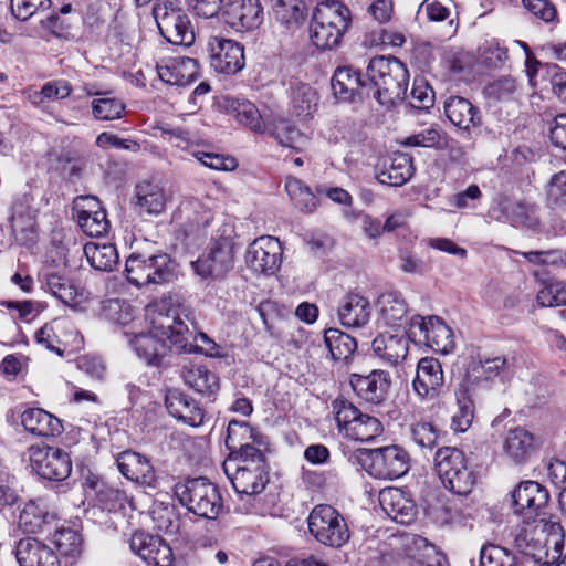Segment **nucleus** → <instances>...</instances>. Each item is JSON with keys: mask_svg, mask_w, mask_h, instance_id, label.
Returning <instances> with one entry per match:
<instances>
[{"mask_svg": "<svg viewBox=\"0 0 566 566\" xmlns=\"http://www.w3.org/2000/svg\"><path fill=\"white\" fill-rule=\"evenodd\" d=\"M410 338L412 336H410L409 331L408 334L384 333L373 340L371 348L377 357L391 366H396L406 359Z\"/></svg>", "mask_w": 566, "mask_h": 566, "instance_id": "nucleus-30", "label": "nucleus"}, {"mask_svg": "<svg viewBox=\"0 0 566 566\" xmlns=\"http://www.w3.org/2000/svg\"><path fill=\"white\" fill-rule=\"evenodd\" d=\"M23 428L38 437H56L63 432L62 421L42 408H29L21 413Z\"/></svg>", "mask_w": 566, "mask_h": 566, "instance_id": "nucleus-32", "label": "nucleus"}, {"mask_svg": "<svg viewBox=\"0 0 566 566\" xmlns=\"http://www.w3.org/2000/svg\"><path fill=\"white\" fill-rule=\"evenodd\" d=\"M275 18L287 27L297 25L305 19L302 0H271Z\"/></svg>", "mask_w": 566, "mask_h": 566, "instance_id": "nucleus-46", "label": "nucleus"}, {"mask_svg": "<svg viewBox=\"0 0 566 566\" xmlns=\"http://www.w3.org/2000/svg\"><path fill=\"white\" fill-rule=\"evenodd\" d=\"M379 503L384 512L392 521L408 525L417 515L413 501L398 488H385L379 492Z\"/></svg>", "mask_w": 566, "mask_h": 566, "instance_id": "nucleus-24", "label": "nucleus"}, {"mask_svg": "<svg viewBox=\"0 0 566 566\" xmlns=\"http://www.w3.org/2000/svg\"><path fill=\"white\" fill-rule=\"evenodd\" d=\"M82 231L88 237H101L108 230L109 222L105 211L75 218Z\"/></svg>", "mask_w": 566, "mask_h": 566, "instance_id": "nucleus-62", "label": "nucleus"}, {"mask_svg": "<svg viewBox=\"0 0 566 566\" xmlns=\"http://www.w3.org/2000/svg\"><path fill=\"white\" fill-rule=\"evenodd\" d=\"M448 119L460 129L469 130L481 124L480 111L468 98L450 96L444 102Z\"/></svg>", "mask_w": 566, "mask_h": 566, "instance_id": "nucleus-33", "label": "nucleus"}, {"mask_svg": "<svg viewBox=\"0 0 566 566\" xmlns=\"http://www.w3.org/2000/svg\"><path fill=\"white\" fill-rule=\"evenodd\" d=\"M332 408L339 430L345 431V433L364 415L350 401L344 398L335 399L332 402Z\"/></svg>", "mask_w": 566, "mask_h": 566, "instance_id": "nucleus-56", "label": "nucleus"}, {"mask_svg": "<svg viewBox=\"0 0 566 566\" xmlns=\"http://www.w3.org/2000/svg\"><path fill=\"white\" fill-rule=\"evenodd\" d=\"M51 6V0H11L12 14L21 21L30 19L39 11L50 9Z\"/></svg>", "mask_w": 566, "mask_h": 566, "instance_id": "nucleus-64", "label": "nucleus"}, {"mask_svg": "<svg viewBox=\"0 0 566 566\" xmlns=\"http://www.w3.org/2000/svg\"><path fill=\"white\" fill-rule=\"evenodd\" d=\"M249 441H258L253 428L245 421L231 420L227 428L226 446L232 452Z\"/></svg>", "mask_w": 566, "mask_h": 566, "instance_id": "nucleus-54", "label": "nucleus"}, {"mask_svg": "<svg viewBox=\"0 0 566 566\" xmlns=\"http://www.w3.org/2000/svg\"><path fill=\"white\" fill-rule=\"evenodd\" d=\"M536 301L542 307L566 305V282L549 280L537 292Z\"/></svg>", "mask_w": 566, "mask_h": 566, "instance_id": "nucleus-51", "label": "nucleus"}, {"mask_svg": "<svg viewBox=\"0 0 566 566\" xmlns=\"http://www.w3.org/2000/svg\"><path fill=\"white\" fill-rule=\"evenodd\" d=\"M549 493L536 481H522L511 493V502L515 514L533 518L544 514L548 505Z\"/></svg>", "mask_w": 566, "mask_h": 566, "instance_id": "nucleus-13", "label": "nucleus"}, {"mask_svg": "<svg viewBox=\"0 0 566 566\" xmlns=\"http://www.w3.org/2000/svg\"><path fill=\"white\" fill-rule=\"evenodd\" d=\"M185 382L196 391L210 396L219 389V379L202 365L193 366L182 373Z\"/></svg>", "mask_w": 566, "mask_h": 566, "instance_id": "nucleus-43", "label": "nucleus"}, {"mask_svg": "<svg viewBox=\"0 0 566 566\" xmlns=\"http://www.w3.org/2000/svg\"><path fill=\"white\" fill-rule=\"evenodd\" d=\"M245 263L255 273L274 274L282 263V248L274 237H260L248 248Z\"/></svg>", "mask_w": 566, "mask_h": 566, "instance_id": "nucleus-12", "label": "nucleus"}, {"mask_svg": "<svg viewBox=\"0 0 566 566\" xmlns=\"http://www.w3.org/2000/svg\"><path fill=\"white\" fill-rule=\"evenodd\" d=\"M43 286L63 304L76 311L83 310L90 298L87 291L57 273L45 274Z\"/></svg>", "mask_w": 566, "mask_h": 566, "instance_id": "nucleus-26", "label": "nucleus"}, {"mask_svg": "<svg viewBox=\"0 0 566 566\" xmlns=\"http://www.w3.org/2000/svg\"><path fill=\"white\" fill-rule=\"evenodd\" d=\"M94 488L97 501L103 510L116 512L125 507L127 496L124 491L106 483H97Z\"/></svg>", "mask_w": 566, "mask_h": 566, "instance_id": "nucleus-55", "label": "nucleus"}, {"mask_svg": "<svg viewBox=\"0 0 566 566\" xmlns=\"http://www.w3.org/2000/svg\"><path fill=\"white\" fill-rule=\"evenodd\" d=\"M231 109L235 119L251 130L255 133H264L266 130L259 109L250 101H234L231 104Z\"/></svg>", "mask_w": 566, "mask_h": 566, "instance_id": "nucleus-48", "label": "nucleus"}, {"mask_svg": "<svg viewBox=\"0 0 566 566\" xmlns=\"http://www.w3.org/2000/svg\"><path fill=\"white\" fill-rule=\"evenodd\" d=\"M266 130L282 147L297 149L304 139L302 133L284 119L270 124Z\"/></svg>", "mask_w": 566, "mask_h": 566, "instance_id": "nucleus-50", "label": "nucleus"}, {"mask_svg": "<svg viewBox=\"0 0 566 566\" xmlns=\"http://www.w3.org/2000/svg\"><path fill=\"white\" fill-rule=\"evenodd\" d=\"M413 175L411 158L402 153H396L390 158V164L377 174L379 182L388 186H402Z\"/></svg>", "mask_w": 566, "mask_h": 566, "instance_id": "nucleus-38", "label": "nucleus"}, {"mask_svg": "<svg viewBox=\"0 0 566 566\" xmlns=\"http://www.w3.org/2000/svg\"><path fill=\"white\" fill-rule=\"evenodd\" d=\"M54 544L62 555L74 556L80 553L81 537L76 531L62 528L55 531Z\"/></svg>", "mask_w": 566, "mask_h": 566, "instance_id": "nucleus-63", "label": "nucleus"}, {"mask_svg": "<svg viewBox=\"0 0 566 566\" xmlns=\"http://www.w3.org/2000/svg\"><path fill=\"white\" fill-rule=\"evenodd\" d=\"M168 412L191 427H199L203 422L205 412L199 405L187 395L178 390H169L166 395Z\"/></svg>", "mask_w": 566, "mask_h": 566, "instance_id": "nucleus-31", "label": "nucleus"}, {"mask_svg": "<svg viewBox=\"0 0 566 566\" xmlns=\"http://www.w3.org/2000/svg\"><path fill=\"white\" fill-rule=\"evenodd\" d=\"M317 106V94L307 84L297 85L293 90V109L298 117H308Z\"/></svg>", "mask_w": 566, "mask_h": 566, "instance_id": "nucleus-53", "label": "nucleus"}, {"mask_svg": "<svg viewBox=\"0 0 566 566\" xmlns=\"http://www.w3.org/2000/svg\"><path fill=\"white\" fill-rule=\"evenodd\" d=\"M367 454L371 460L373 473L378 479H398L409 470V455L399 446L374 449Z\"/></svg>", "mask_w": 566, "mask_h": 566, "instance_id": "nucleus-16", "label": "nucleus"}, {"mask_svg": "<svg viewBox=\"0 0 566 566\" xmlns=\"http://www.w3.org/2000/svg\"><path fill=\"white\" fill-rule=\"evenodd\" d=\"M234 252L232 244L220 241L211 247L208 254L191 262V268L203 280L223 277L233 266Z\"/></svg>", "mask_w": 566, "mask_h": 566, "instance_id": "nucleus-15", "label": "nucleus"}, {"mask_svg": "<svg viewBox=\"0 0 566 566\" xmlns=\"http://www.w3.org/2000/svg\"><path fill=\"white\" fill-rule=\"evenodd\" d=\"M50 169L65 175L69 179H78L86 168L87 160L78 151L70 148L52 149L48 154Z\"/></svg>", "mask_w": 566, "mask_h": 566, "instance_id": "nucleus-36", "label": "nucleus"}, {"mask_svg": "<svg viewBox=\"0 0 566 566\" xmlns=\"http://www.w3.org/2000/svg\"><path fill=\"white\" fill-rule=\"evenodd\" d=\"M370 302L358 293H348L339 301L337 316L340 324L347 328H360L366 326L370 319Z\"/></svg>", "mask_w": 566, "mask_h": 566, "instance_id": "nucleus-28", "label": "nucleus"}, {"mask_svg": "<svg viewBox=\"0 0 566 566\" xmlns=\"http://www.w3.org/2000/svg\"><path fill=\"white\" fill-rule=\"evenodd\" d=\"M130 549L148 566H171V547L159 536L135 532L129 541Z\"/></svg>", "mask_w": 566, "mask_h": 566, "instance_id": "nucleus-17", "label": "nucleus"}, {"mask_svg": "<svg viewBox=\"0 0 566 566\" xmlns=\"http://www.w3.org/2000/svg\"><path fill=\"white\" fill-rule=\"evenodd\" d=\"M227 475L232 482L238 493L253 495L261 493L269 482L266 463H253L240 465L230 474L228 468H224Z\"/></svg>", "mask_w": 566, "mask_h": 566, "instance_id": "nucleus-25", "label": "nucleus"}, {"mask_svg": "<svg viewBox=\"0 0 566 566\" xmlns=\"http://www.w3.org/2000/svg\"><path fill=\"white\" fill-rule=\"evenodd\" d=\"M434 465L443 486L459 496L471 493L476 483V474L468 465L464 453L454 447L439 448L434 454Z\"/></svg>", "mask_w": 566, "mask_h": 566, "instance_id": "nucleus-5", "label": "nucleus"}, {"mask_svg": "<svg viewBox=\"0 0 566 566\" xmlns=\"http://www.w3.org/2000/svg\"><path fill=\"white\" fill-rule=\"evenodd\" d=\"M136 209L140 216H159L164 212L168 197L158 184L143 181L135 189Z\"/></svg>", "mask_w": 566, "mask_h": 566, "instance_id": "nucleus-34", "label": "nucleus"}, {"mask_svg": "<svg viewBox=\"0 0 566 566\" xmlns=\"http://www.w3.org/2000/svg\"><path fill=\"white\" fill-rule=\"evenodd\" d=\"M84 253L91 265L99 271H113L118 264V252L114 244L86 243Z\"/></svg>", "mask_w": 566, "mask_h": 566, "instance_id": "nucleus-41", "label": "nucleus"}, {"mask_svg": "<svg viewBox=\"0 0 566 566\" xmlns=\"http://www.w3.org/2000/svg\"><path fill=\"white\" fill-rule=\"evenodd\" d=\"M538 211V207L525 201L511 202L503 208V214L512 226L531 230L541 224Z\"/></svg>", "mask_w": 566, "mask_h": 566, "instance_id": "nucleus-39", "label": "nucleus"}, {"mask_svg": "<svg viewBox=\"0 0 566 566\" xmlns=\"http://www.w3.org/2000/svg\"><path fill=\"white\" fill-rule=\"evenodd\" d=\"M381 431V424L375 417L363 415L346 433V436L359 440L369 441Z\"/></svg>", "mask_w": 566, "mask_h": 566, "instance_id": "nucleus-58", "label": "nucleus"}, {"mask_svg": "<svg viewBox=\"0 0 566 566\" xmlns=\"http://www.w3.org/2000/svg\"><path fill=\"white\" fill-rule=\"evenodd\" d=\"M285 189L295 207L304 212H313L318 201L311 189L300 179L290 177L285 181Z\"/></svg>", "mask_w": 566, "mask_h": 566, "instance_id": "nucleus-47", "label": "nucleus"}, {"mask_svg": "<svg viewBox=\"0 0 566 566\" xmlns=\"http://www.w3.org/2000/svg\"><path fill=\"white\" fill-rule=\"evenodd\" d=\"M175 495L190 513L216 520L223 511V499L217 484L205 476L189 478L175 485Z\"/></svg>", "mask_w": 566, "mask_h": 566, "instance_id": "nucleus-4", "label": "nucleus"}, {"mask_svg": "<svg viewBox=\"0 0 566 566\" xmlns=\"http://www.w3.org/2000/svg\"><path fill=\"white\" fill-rule=\"evenodd\" d=\"M71 327L72 325L66 321L54 319L42 326L35 333V339L46 349L55 352L59 356H63L64 350L60 348V345L63 343L60 333Z\"/></svg>", "mask_w": 566, "mask_h": 566, "instance_id": "nucleus-45", "label": "nucleus"}, {"mask_svg": "<svg viewBox=\"0 0 566 566\" xmlns=\"http://www.w3.org/2000/svg\"><path fill=\"white\" fill-rule=\"evenodd\" d=\"M472 391H474V388L467 386L464 381H461L455 390L458 411L452 416V428L455 431L464 432L472 424L474 417V405L471 399Z\"/></svg>", "mask_w": 566, "mask_h": 566, "instance_id": "nucleus-40", "label": "nucleus"}, {"mask_svg": "<svg viewBox=\"0 0 566 566\" xmlns=\"http://www.w3.org/2000/svg\"><path fill=\"white\" fill-rule=\"evenodd\" d=\"M545 525L541 528L538 526L524 525L517 528L514 537V544L524 555L533 557L538 563L553 564L554 560L560 557L563 544L558 537V532L562 531L559 524H552L551 531H554L552 538H548L545 533Z\"/></svg>", "mask_w": 566, "mask_h": 566, "instance_id": "nucleus-8", "label": "nucleus"}, {"mask_svg": "<svg viewBox=\"0 0 566 566\" xmlns=\"http://www.w3.org/2000/svg\"><path fill=\"white\" fill-rule=\"evenodd\" d=\"M411 437L422 450H432L438 443L439 431L431 422H417L411 427Z\"/></svg>", "mask_w": 566, "mask_h": 566, "instance_id": "nucleus-60", "label": "nucleus"}, {"mask_svg": "<svg viewBox=\"0 0 566 566\" xmlns=\"http://www.w3.org/2000/svg\"><path fill=\"white\" fill-rule=\"evenodd\" d=\"M56 514L48 510L42 502H28L19 515V526L24 533H40L51 530Z\"/></svg>", "mask_w": 566, "mask_h": 566, "instance_id": "nucleus-35", "label": "nucleus"}, {"mask_svg": "<svg viewBox=\"0 0 566 566\" xmlns=\"http://www.w3.org/2000/svg\"><path fill=\"white\" fill-rule=\"evenodd\" d=\"M444 376L441 363L433 357L421 358L417 365L416 378L412 381L415 392L421 399L432 400L443 390Z\"/></svg>", "mask_w": 566, "mask_h": 566, "instance_id": "nucleus-20", "label": "nucleus"}, {"mask_svg": "<svg viewBox=\"0 0 566 566\" xmlns=\"http://www.w3.org/2000/svg\"><path fill=\"white\" fill-rule=\"evenodd\" d=\"M350 21L349 9L335 0L319 2L312 17V43L321 50H331L340 43Z\"/></svg>", "mask_w": 566, "mask_h": 566, "instance_id": "nucleus-3", "label": "nucleus"}, {"mask_svg": "<svg viewBox=\"0 0 566 566\" xmlns=\"http://www.w3.org/2000/svg\"><path fill=\"white\" fill-rule=\"evenodd\" d=\"M480 566H517L516 557L506 548L486 544L480 552Z\"/></svg>", "mask_w": 566, "mask_h": 566, "instance_id": "nucleus-57", "label": "nucleus"}, {"mask_svg": "<svg viewBox=\"0 0 566 566\" xmlns=\"http://www.w3.org/2000/svg\"><path fill=\"white\" fill-rule=\"evenodd\" d=\"M226 22L238 32L258 29L264 19L259 0H229L224 7Z\"/></svg>", "mask_w": 566, "mask_h": 566, "instance_id": "nucleus-19", "label": "nucleus"}, {"mask_svg": "<svg viewBox=\"0 0 566 566\" xmlns=\"http://www.w3.org/2000/svg\"><path fill=\"white\" fill-rule=\"evenodd\" d=\"M153 15L167 42L184 46H190L195 42L193 27L180 1L165 0L154 4Z\"/></svg>", "mask_w": 566, "mask_h": 566, "instance_id": "nucleus-7", "label": "nucleus"}, {"mask_svg": "<svg viewBox=\"0 0 566 566\" xmlns=\"http://www.w3.org/2000/svg\"><path fill=\"white\" fill-rule=\"evenodd\" d=\"M125 105L119 99L105 94L104 97L93 101V114L101 120H113L122 116Z\"/></svg>", "mask_w": 566, "mask_h": 566, "instance_id": "nucleus-59", "label": "nucleus"}, {"mask_svg": "<svg viewBox=\"0 0 566 566\" xmlns=\"http://www.w3.org/2000/svg\"><path fill=\"white\" fill-rule=\"evenodd\" d=\"M518 91V85L512 76H501L490 82L484 88V97L490 103L512 101Z\"/></svg>", "mask_w": 566, "mask_h": 566, "instance_id": "nucleus-49", "label": "nucleus"}, {"mask_svg": "<svg viewBox=\"0 0 566 566\" xmlns=\"http://www.w3.org/2000/svg\"><path fill=\"white\" fill-rule=\"evenodd\" d=\"M366 76L369 96L380 105L390 107L406 97L409 72L397 57H373L367 66Z\"/></svg>", "mask_w": 566, "mask_h": 566, "instance_id": "nucleus-2", "label": "nucleus"}, {"mask_svg": "<svg viewBox=\"0 0 566 566\" xmlns=\"http://www.w3.org/2000/svg\"><path fill=\"white\" fill-rule=\"evenodd\" d=\"M324 342L334 360H347L357 348L355 338L337 328L327 329Z\"/></svg>", "mask_w": 566, "mask_h": 566, "instance_id": "nucleus-42", "label": "nucleus"}, {"mask_svg": "<svg viewBox=\"0 0 566 566\" xmlns=\"http://www.w3.org/2000/svg\"><path fill=\"white\" fill-rule=\"evenodd\" d=\"M506 49L495 40L485 41L479 50L480 62L490 69L501 67L506 60Z\"/></svg>", "mask_w": 566, "mask_h": 566, "instance_id": "nucleus-61", "label": "nucleus"}, {"mask_svg": "<svg viewBox=\"0 0 566 566\" xmlns=\"http://www.w3.org/2000/svg\"><path fill=\"white\" fill-rule=\"evenodd\" d=\"M349 384L361 399L379 405L388 396L391 377L388 371L375 369L366 376L353 374L349 378Z\"/></svg>", "mask_w": 566, "mask_h": 566, "instance_id": "nucleus-21", "label": "nucleus"}, {"mask_svg": "<svg viewBox=\"0 0 566 566\" xmlns=\"http://www.w3.org/2000/svg\"><path fill=\"white\" fill-rule=\"evenodd\" d=\"M128 282L136 286L165 284L176 276V263L168 253L130 254L125 264Z\"/></svg>", "mask_w": 566, "mask_h": 566, "instance_id": "nucleus-6", "label": "nucleus"}, {"mask_svg": "<svg viewBox=\"0 0 566 566\" xmlns=\"http://www.w3.org/2000/svg\"><path fill=\"white\" fill-rule=\"evenodd\" d=\"M198 62L191 57H171L165 63H157L158 77L166 84L186 86L198 77Z\"/></svg>", "mask_w": 566, "mask_h": 566, "instance_id": "nucleus-27", "label": "nucleus"}, {"mask_svg": "<svg viewBox=\"0 0 566 566\" xmlns=\"http://www.w3.org/2000/svg\"><path fill=\"white\" fill-rule=\"evenodd\" d=\"M171 298L163 300L148 310L151 329L136 335L130 345L147 365L159 366L169 349L191 353V331L178 308H170Z\"/></svg>", "mask_w": 566, "mask_h": 566, "instance_id": "nucleus-1", "label": "nucleus"}, {"mask_svg": "<svg viewBox=\"0 0 566 566\" xmlns=\"http://www.w3.org/2000/svg\"><path fill=\"white\" fill-rule=\"evenodd\" d=\"M503 447L507 457L520 463L535 450V438L525 428L516 427L506 432Z\"/></svg>", "mask_w": 566, "mask_h": 566, "instance_id": "nucleus-37", "label": "nucleus"}, {"mask_svg": "<svg viewBox=\"0 0 566 566\" xmlns=\"http://www.w3.org/2000/svg\"><path fill=\"white\" fill-rule=\"evenodd\" d=\"M332 88L340 102H354L356 98L370 97L368 82L350 66H339L332 77Z\"/></svg>", "mask_w": 566, "mask_h": 566, "instance_id": "nucleus-23", "label": "nucleus"}, {"mask_svg": "<svg viewBox=\"0 0 566 566\" xmlns=\"http://www.w3.org/2000/svg\"><path fill=\"white\" fill-rule=\"evenodd\" d=\"M307 522L310 533L324 545L340 547L350 537L345 518L331 505H316Z\"/></svg>", "mask_w": 566, "mask_h": 566, "instance_id": "nucleus-9", "label": "nucleus"}, {"mask_svg": "<svg viewBox=\"0 0 566 566\" xmlns=\"http://www.w3.org/2000/svg\"><path fill=\"white\" fill-rule=\"evenodd\" d=\"M207 50L211 66L219 73L235 74L244 66L243 46L233 40L210 36Z\"/></svg>", "mask_w": 566, "mask_h": 566, "instance_id": "nucleus-14", "label": "nucleus"}, {"mask_svg": "<svg viewBox=\"0 0 566 566\" xmlns=\"http://www.w3.org/2000/svg\"><path fill=\"white\" fill-rule=\"evenodd\" d=\"M33 470L43 479L63 481L72 471V462L67 452L50 446H32L29 449Z\"/></svg>", "mask_w": 566, "mask_h": 566, "instance_id": "nucleus-11", "label": "nucleus"}, {"mask_svg": "<svg viewBox=\"0 0 566 566\" xmlns=\"http://www.w3.org/2000/svg\"><path fill=\"white\" fill-rule=\"evenodd\" d=\"M512 373L513 359H509L506 356L488 357L471 361L462 381L475 389L482 382H489L495 378L504 379Z\"/></svg>", "mask_w": 566, "mask_h": 566, "instance_id": "nucleus-18", "label": "nucleus"}, {"mask_svg": "<svg viewBox=\"0 0 566 566\" xmlns=\"http://www.w3.org/2000/svg\"><path fill=\"white\" fill-rule=\"evenodd\" d=\"M151 520L159 532L175 534L179 528L177 512L172 505L156 503L151 512Z\"/></svg>", "mask_w": 566, "mask_h": 566, "instance_id": "nucleus-52", "label": "nucleus"}, {"mask_svg": "<svg viewBox=\"0 0 566 566\" xmlns=\"http://www.w3.org/2000/svg\"><path fill=\"white\" fill-rule=\"evenodd\" d=\"M379 306L380 317L387 325H397L408 313L406 301L395 292L384 293Z\"/></svg>", "mask_w": 566, "mask_h": 566, "instance_id": "nucleus-44", "label": "nucleus"}, {"mask_svg": "<svg viewBox=\"0 0 566 566\" xmlns=\"http://www.w3.org/2000/svg\"><path fill=\"white\" fill-rule=\"evenodd\" d=\"M119 472L128 480L145 486L156 488L157 476L149 459L142 453L126 450L116 459Z\"/></svg>", "mask_w": 566, "mask_h": 566, "instance_id": "nucleus-22", "label": "nucleus"}, {"mask_svg": "<svg viewBox=\"0 0 566 566\" xmlns=\"http://www.w3.org/2000/svg\"><path fill=\"white\" fill-rule=\"evenodd\" d=\"M15 556L20 566H61L55 552L33 537L22 538L18 542Z\"/></svg>", "mask_w": 566, "mask_h": 566, "instance_id": "nucleus-29", "label": "nucleus"}, {"mask_svg": "<svg viewBox=\"0 0 566 566\" xmlns=\"http://www.w3.org/2000/svg\"><path fill=\"white\" fill-rule=\"evenodd\" d=\"M410 336L437 353L449 354L454 347L451 328L438 316L413 315L409 324Z\"/></svg>", "mask_w": 566, "mask_h": 566, "instance_id": "nucleus-10", "label": "nucleus"}]
</instances>
